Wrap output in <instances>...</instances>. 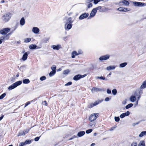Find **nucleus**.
Wrapping results in <instances>:
<instances>
[{"label": "nucleus", "mask_w": 146, "mask_h": 146, "mask_svg": "<svg viewBox=\"0 0 146 146\" xmlns=\"http://www.w3.org/2000/svg\"><path fill=\"white\" fill-rule=\"evenodd\" d=\"M22 83V82L21 81H17L9 86L8 89L9 90H12L14 89L18 86L20 85Z\"/></svg>", "instance_id": "nucleus-1"}, {"label": "nucleus", "mask_w": 146, "mask_h": 146, "mask_svg": "<svg viewBox=\"0 0 146 146\" xmlns=\"http://www.w3.org/2000/svg\"><path fill=\"white\" fill-rule=\"evenodd\" d=\"M11 17V14L10 13H8L4 15L2 17L3 20L5 22L8 21Z\"/></svg>", "instance_id": "nucleus-2"}, {"label": "nucleus", "mask_w": 146, "mask_h": 146, "mask_svg": "<svg viewBox=\"0 0 146 146\" xmlns=\"http://www.w3.org/2000/svg\"><path fill=\"white\" fill-rule=\"evenodd\" d=\"M10 31V29L9 28H6L0 30V33L2 35H6Z\"/></svg>", "instance_id": "nucleus-3"}, {"label": "nucleus", "mask_w": 146, "mask_h": 146, "mask_svg": "<svg viewBox=\"0 0 146 146\" xmlns=\"http://www.w3.org/2000/svg\"><path fill=\"white\" fill-rule=\"evenodd\" d=\"M98 115V113H96L91 114L89 120L90 121H94L97 118Z\"/></svg>", "instance_id": "nucleus-4"}, {"label": "nucleus", "mask_w": 146, "mask_h": 146, "mask_svg": "<svg viewBox=\"0 0 146 146\" xmlns=\"http://www.w3.org/2000/svg\"><path fill=\"white\" fill-rule=\"evenodd\" d=\"M86 76V74H84L82 75L80 74H78L75 76L74 77L73 79L75 81L78 80L81 78H84Z\"/></svg>", "instance_id": "nucleus-5"}, {"label": "nucleus", "mask_w": 146, "mask_h": 146, "mask_svg": "<svg viewBox=\"0 0 146 146\" xmlns=\"http://www.w3.org/2000/svg\"><path fill=\"white\" fill-rule=\"evenodd\" d=\"M103 101V100H98L94 103H92L90 104V107H89V108H92L94 106H96L99 104L100 103H101Z\"/></svg>", "instance_id": "nucleus-6"}, {"label": "nucleus", "mask_w": 146, "mask_h": 146, "mask_svg": "<svg viewBox=\"0 0 146 146\" xmlns=\"http://www.w3.org/2000/svg\"><path fill=\"white\" fill-rule=\"evenodd\" d=\"M110 58V55L106 54L100 57L99 58V60L101 61L106 60Z\"/></svg>", "instance_id": "nucleus-7"}, {"label": "nucleus", "mask_w": 146, "mask_h": 146, "mask_svg": "<svg viewBox=\"0 0 146 146\" xmlns=\"http://www.w3.org/2000/svg\"><path fill=\"white\" fill-rule=\"evenodd\" d=\"M89 15V14L87 13H85L80 16L79 18V19L81 20L85 18H87Z\"/></svg>", "instance_id": "nucleus-8"}, {"label": "nucleus", "mask_w": 146, "mask_h": 146, "mask_svg": "<svg viewBox=\"0 0 146 146\" xmlns=\"http://www.w3.org/2000/svg\"><path fill=\"white\" fill-rule=\"evenodd\" d=\"M72 26L71 24L66 23L64 26L65 29L66 30L68 31L72 28Z\"/></svg>", "instance_id": "nucleus-9"}, {"label": "nucleus", "mask_w": 146, "mask_h": 146, "mask_svg": "<svg viewBox=\"0 0 146 146\" xmlns=\"http://www.w3.org/2000/svg\"><path fill=\"white\" fill-rule=\"evenodd\" d=\"M16 29V27L15 28V29L13 31H12V32H11L10 33H9L7 35L5 36H2V37H1L0 40H1L2 41V40H4L5 38L6 39H8V38H9L8 37V35H11L12 34V33L13 32V31H15V29Z\"/></svg>", "instance_id": "nucleus-10"}, {"label": "nucleus", "mask_w": 146, "mask_h": 146, "mask_svg": "<svg viewBox=\"0 0 146 146\" xmlns=\"http://www.w3.org/2000/svg\"><path fill=\"white\" fill-rule=\"evenodd\" d=\"M130 112L129 111H127L126 112L123 113L121 114L120 115V118H123L125 116H127L129 115Z\"/></svg>", "instance_id": "nucleus-11"}, {"label": "nucleus", "mask_w": 146, "mask_h": 146, "mask_svg": "<svg viewBox=\"0 0 146 146\" xmlns=\"http://www.w3.org/2000/svg\"><path fill=\"white\" fill-rule=\"evenodd\" d=\"M51 48L54 50H58L61 48V46L60 44H58L57 45H53L51 46Z\"/></svg>", "instance_id": "nucleus-12"}, {"label": "nucleus", "mask_w": 146, "mask_h": 146, "mask_svg": "<svg viewBox=\"0 0 146 146\" xmlns=\"http://www.w3.org/2000/svg\"><path fill=\"white\" fill-rule=\"evenodd\" d=\"M40 31V30L39 28L37 27H33L32 29V32L35 34H38Z\"/></svg>", "instance_id": "nucleus-13"}, {"label": "nucleus", "mask_w": 146, "mask_h": 146, "mask_svg": "<svg viewBox=\"0 0 146 146\" xmlns=\"http://www.w3.org/2000/svg\"><path fill=\"white\" fill-rule=\"evenodd\" d=\"M101 90H102L100 88L96 87H93L91 89V91L92 93H94L95 92H98Z\"/></svg>", "instance_id": "nucleus-14"}, {"label": "nucleus", "mask_w": 146, "mask_h": 146, "mask_svg": "<svg viewBox=\"0 0 146 146\" xmlns=\"http://www.w3.org/2000/svg\"><path fill=\"white\" fill-rule=\"evenodd\" d=\"M97 11L93 9L90 14V17H94L96 15Z\"/></svg>", "instance_id": "nucleus-15"}, {"label": "nucleus", "mask_w": 146, "mask_h": 146, "mask_svg": "<svg viewBox=\"0 0 146 146\" xmlns=\"http://www.w3.org/2000/svg\"><path fill=\"white\" fill-rule=\"evenodd\" d=\"M145 88H146V80L144 81L143 82L140 87V89H143Z\"/></svg>", "instance_id": "nucleus-16"}, {"label": "nucleus", "mask_w": 146, "mask_h": 146, "mask_svg": "<svg viewBox=\"0 0 146 146\" xmlns=\"http://www.w3.org/2000/svg\"><path fill=\"white\" fill-rule=\"evenodd\" d=\"M74 21V20L71 17H69L66 20V23L72 24Z\"/></svg>", "instance_id": "nucleus-17"}, {"label": "nucleus", "mask_w": 146, "mask_h": 146, "mask_svg": "<svg viewBox=\"0 0 146 146\" xmlns=\"http://www.w3.org/2000/svg\"><path fill=\"white\" fill-rule=\"evenodd\" d=\"M121 3H123L124 5L126 6H128L129 4V3L128 1L125 0L121 1Z\"/></svg>", "instance_id": "nucleus-18"}, {"label": "nucleus", "mask_w": 146, "mask_h": 146, "mask_svg": "<svg viewBox=\"0 0 146 146\" xmlns=\"http://www.w3.org/2000/svg\"><path fill=\"white\" fill-rule=\"evenodd\" d=\"M85 133V132L83 131H79L77 135L79 137H81L84 135Z\"/></svg>", "instance_id": "nucleus-19"}, {"label": "nucleus", "mask_w": 146, "mask_h": 146, "mask_svg": "<svg viewBox=\"0 0 146 146\" xmlns=\"http://www.w3.org/2000/svg\"><path fill=\"white\" fill-rule=\"evenodd\" d=\"M28 54L27 52H25L23 55L22 57V59L23 60L25 61L27 58Z\"/></svg>", "instance_id": "nucleus-20"}, {"label": "nucleus", "mask_w": 146, "mask_h": 146, "mask_svg": "<svg viewBox=\"0 0 146 146\" xmlns=\"http://www.w3.org/2000/svg\"><path fill=\"white\" fill-rule=\"evenodd\" d=\"M25 23V21L24 18V17H22L20 21V24L21 25L23 26L24 25Z\"/></svg>", "instance_id": "nucleus-21"}, {"label": "nucleus", "mask_w": 146, "mask_h": 146, "mask_svg": "<svg viewBox=\"0 0 146 146\" xmlns=\"http://www.w3.org/2000/svg\"><path fill=\"white\" fill-rule=\"evenodd\" d=\"M78 55L77 52L76 51H74L72 52V57L73 58H74L75 57V56H77Z\"/></svg>", "instance_id": "nucleus-22"}, {"label": "nucleus", "mask_w": 146, "mask_h": 146, "mask_svg": "<svg viewBox=\"0 0 146 146\" xmlns=\"http://www.w3.org/2000/svg\"><path fill=\"white\" fill-rule=\"evenodd\" d=\"M115 67L113 66H110L107 67L106 69L108 70H114L115 69Z\"/></svg>", "instance_id": "nucleus-23"}, {"label": "nucleus", "mask_w": 146, "mask_h": 146, "mask_svg": "<svg viewBox=\"0 0 146 146\" xmlns=\"http://www.w3.org/2000/svg\"><path fill=\"white\" fill-rule=\"evenodd\" d=\"M96 124V123L95 122H94L93 121H90L89 123V125L91 127H94Z\"/></svg>", "instance_id": "nucleus-24"}, {"label": "nucleus", "mask_w": 146, "mask_h": 146, "mask_svg": "<svg viewBox=\"0 0 146 146\" xmlns=\"http://www.w3.org/2000/svg\"><path fill=\"white\" fill-rule=\"evenodd\" d=\"M37 46L33 44H31L29 46V48L31 49H35L36 48Z\"/></svg>", "instance_id": "nucleus-25"}, {"label": "nucleus", "mask_w": 146, "mask_h": 146, "mask_svg": "<svg viewBox=\"0 0 146 146\" xmlns=\"http://www.w3.org/2000/svg\"><path fill=\"white\" fill-rule=\"evenodd\" d=\"M130 101L132 102H133L135 101L136 100L135 97L134 96H131L130 98Z\"/></svg>", "instance_id": "nucleus-26"}, {"label": "nucleus", "mask_w": 146, "mask_h": 146, "mask_svg": "<svg viewBox=\"0 0 146 146\" xmlns=\"http://www.w3.org/2000/svg\"><path fill=\"white\" fill-rule=\"evenodd\" d=\"M138 146H145V142L143 141H140Z\"/></svg>", "instance_id": "nucleus-27"}, {"label": "nucleus", "mask_w": 146, "mask_h": 146, "mask_svg": "<svg viewBox=\"0 0 146 146\" xmlns=\"http://www.w3.org/2000/svg\"><path fill=\"white\" fill-rule=\"evenodd\" d=\"M70 72V71L69 69H67L63 71V74L65 75L68 74Z\"/></svg>", "instance_id": "nucleus-28"}, {"label": "nucleus", "mask_w": 146, "mask_h": 146, "mask_svg": "<svg viewBox=\"0 0 146 146\" xmlns=\"http://www.w3.org/2000/svg\"><path fill=\"white\" fill-rule=\"evenodd\" d=\"M23 82L24 84H28L30 82V81L28 79H26L23 80Z\"/></svg>", "instance_id": "nucleus-29"}, {"label": "nucleus", "mask_w": 146, "mask_h": 146, "mask_svg": "<svg viewBox=\"0 0 146 146\" xmlns=\"http://www.w3.org/2000/svg\"><path fill=\"white\" fill-rule=\"evenodd\" d=\"M145 135H146V131L142 132L139 134V136L140 137H141Z\"/></svg>", "instance_id": "nucleus-30"}, {"label": "nucleus", "mask_w": 146, "mask_h": 146, "mask_svg": "<svg viewBox=\"0 0 146 146\" xmlns=\"http://www.w3.org/2000/svg\"><path fill=\"white\" fill-rule=\"evenodd\" d=\"M127 63L126 62H124L121 64H120L119 67L121 68H123L125 66L127 65Z\"/></svg>", "instance_id": "nucleus-31"}, {"label": "nucleus", "mask_w": 146, "mask_h": 146, "mask_svg": "<svg viewBox=\"0 0 146 146\" xmlns=\"http://www.w3.org/2000/svg\"><path fill=\"white\" fill-rule=\"evenodd\" d=\"M24 143L25 145L29 144L31 143V141L29 140H27Z\"/></svg>", "instance_id": "nucleus-32"}, {"label": "nucleus", "mask_w": 146, "mask_h": 146, "mask_svg": "<svg viewBox=\"0 0 146 146\" xmlns=\"http://www.w3.org/2000/svg\"><path fill=\"white\" fill-rule=\"evenodd\" d=\"M133 106V104H132L131 103L127 105L126 107L125 108L126 109H128Z\"/></svg>", "instance_id": "nucleus-33"}, {"label": "nucleus", "mask_w": 146, "mask_h": 146, "mask_svg": "<svg viewBox=\"0 0 146 146\" xmlns=\"http://www.w3.org/2000/svg\"><path fill=\"white\" fill-rule=\"evenodd\" d=\"M56 73V72L53 71H51L49 74V76L50 77L53 76Z\"/></svg>", "instance_id": "nucleus-34"}, {"label": "nucleus", "mask_w": 146, "mask_h": 146, "mask_svg": "<svg viewBox=\"0 0 146 146\" xmlns=\"http://www.w3.org/2000/svg\"><path fill=\"white\" fill-rule=\"evenodd\" d=\"M25 133H24L23 131H20L18 134V136H20L23 135H25Z\"/></svg>", "instance_id": "nucleus-35"}, {"label": "nucleus", "mask_w": 146, "mask_h": 146, "mask_svg": "<svg viewBox=\"0 0 146 146\" xmlns=\"http://www.w3.org/2000/svg\"><path fill=\"white\" fill-rule=\"evenodd\" d=\"M56 67L55 65H53L51 67V69L52 71H55L56 72Z\"/></svg>", "instance_id": "nucleus-36"}, {"label": "nucleus", "mask_w": 146, "mask_h": 146, "mask_svg": "<svg viewBox=\"0 0 146 146\" xmlns=\"http://www.w3.org/2000/svg\"><path fill=\"white\" fill-rule=\"evenodd\" d=\"M31 40V39L30 38H27L25 39L24 42L26 43H27L30 42Z\"/></svg>", "instance_id": "nucleus-37"}, {"label": "nucleus", "mask_w": 146, "mask_h": 146, "mask_svg": "<svg viewBox=\"0 0 146 146\" xmlns=\"http://www.w3.org/2000/svg\"><path fill=\"white\" fill-rule=\"evenodd\" d=\"M112 93L114 95H115L117 93V91L116 89H114L112 91Z\"/></svg>", "instance_id": "nucleus-38"}, {"label": "nucleus", "mask_w": 146, "mask_h": 146, "mask_svg": "<svg viewBox=\"0 0 146 146\" xmlns=\"http://www.w3.org/2000/svg\"><path fill=\"white\" fill-rule=\"evenodd\" d=\"M139 3L138 6L142 7L145 5V4L144 3L139 2Z\"/></svg>", "instance_id": "nucleus-39"}, {"label": "nucleus", "mask_w": 146, "mask_h": 146, "mask_svg": "<svg viewBox=\"0 0 146 146\" xmlns=\"http://www.w3.org/2000/svg\"><path fill=\"white\" fill-rule=\"evenodd\" d=\"M46 79V77L44 76H43L40 77V80L41 81H43L45 80Z\"/></svg>", "instance_id": "nucleus-40"}, {"label": "nucleus", "mask_w": 146, "mask_h": 146, "mask_svg": "<svg viewBox=\"0 0 146 146\" xmlns=\"http://www.w3.org/2000/svg\"><path fill=\"white\" fill-rule=\"evenodd\" d=\"M5 93H3L0 96V99H3L6 96Z\"/></svg>", "instance_id": "nucleus-41"}, {"label": "nucleus", "mask_w": 146, "mask_h": 146, "mask_svg": "<svg viewBox=\"0 0 146 146\" xmlns=\"http://www.w3.org/2000/svg\"><path fill=\"white\" fill-rule=\"evenodd\" d=\"M114 119L115 121L116 122H118L119 121L120 118L119 117H115Z\"/></svg>", "instance_id": "nucleus-42"}, {"label": "nucleus", "mask_w": 146, "mask_h": 146, "mask_svg": "<svg viewBox=\"0 0 146 146\" xmlns=\"http://www.w3.org/2000/svg\"><path fill=\"white\" fill-rule=\"evenodd\" d=\"M49 38H45L43 39V42L45 43H46L48 41Z\"/></svg>", "instance_id": "nucleus-43"}, {"label": "nucleus", "mask_w": 146, "mask_h": 146, "mask_svg": "<svg viewBox=\"0 0 146 146\" xmlns=\"http://www.w3.org/2000/svg\"><path fill=\"white\" fill-rule=\"evenodd\" d=\"M92 131V130L91 129L87 130L86 131V132L88 134L91 132Z\"/></svg>", "instance_id": "nucleus-44"}, {"label": "nucleus", "mask_w": 146, "mask_h": 146, "mask_svg": "<svg viewBox=\"0 0 146 146\" xmlns=\"http://www.w3.org/2000/svg\"><path fill=\"white\" fill-rule=\"evenodd\" d=\"M137 143L135 142L132 143L131 144V146H137Z\"/></svg>", "instance_id": "nucleus-45"}, {"label": "nucleus", "mask_w": 146, "mask_h": 146, "mask_svg": "<svg viewBox=\"0 0 146 146\" xmlns=\"http://www.w3.org/2000/svg\"><path fill=\"white\" fill-rule=\"evenodd\" d=\"M101 9V7L100 6H98V7L94 9L95 10L97 11V10L100 9Z\"/></svg>", "instance_id": "nucleus-46"}, {"label": "nucleus", "mask_w": 146, "mask_h": 146, "mask_svg": "<svg viewBox=\"0 0 146 146\" xmlns=\"http://www.w3.org/2000/svg\"><path fill=\"white\" fill-rule=\"evenodd\" d=\"M100 79L103 80H108L107 79H106V78L103 76H100Z\"/></svg>", "instance_id": "nucleus-47"}, {"label": "nucleus", "mask_w": 146, "mask_h": 146, "mask_svg": "<svg viewBox=\"0 0 146 146\" xmlns=\"http://www.w3.org/2000/svg\"><path fill=\"white\" fill-rule=\"evenodd\" d=\"M139 2H134L133 3L135 5L138 6L139 4Z\"/></svg>", "instance_id": "nucleus-48"}, {"label": "nucleus", "mask_w": 146, "mask_h": 146, "mask_svg": "<svg viewBox=\"0 0 146 146\" xmlns=\"http://www.w3.org/2000/svg\"><path fill=\"white\" fill-rule=\"evenodd\" d=\"M42 104H43V105L45 106H47V104L46 101L43 102H42Z\"/></svg>", "instance_id": "nucleus-49"}, {"label": "nucleus", "mask_w": 146, "mask_h": 146, "mask_svg": "<svg viewBox=\"0 0 146 146\" xmlns=\"http://www.w3.org/2000/svg\"><path fill=\"white\" fill-rule=\"evenodd\" d=\"M72 82H70L66 83L65 84V86H67L69 85H70L72 84Z\"/></svg>", "instance_id": "nucleus-50"}, {"label": "nucleus", "mask_w": 146, "mask_h": 146, "mask_svg": "<svg viewBox=\"0 0 146 146\" xmlns=\"http://www.w3.org/2000/svg\"><path fill=\"white\" fill-rule=\"evenodd\" d=\"M77 52V53H78V55L81 54L82 53V51L80 50H78V52Z\"/></svg>", "instance_id": "nucleus-51"}, {"label": "nucleus", "mask_w": 146, "mask_h": 146, "mask_svg": "<svg viewBox=\"0 0 146 146\" xmlns=\"http://www.w3.org/2000/svg\"><path fill=\"white\" fill-rule=\"evenodd\" d=\"M123 7H120L119 8L117 9V10L120 11H123Z\"/></svg>", "instance_id": "nucleus-52"}, {"label": "nucleus", "mask_w": 146, "mask_h": 146, "mask_svg": "<svg viewBox=\"0 0 146 146\" xmlns=\"http://www.w3.org/2000/svg\"><path fill=\"white\" fill-rule=\"evenodd\" d=\"M30 104H31V102L29 101V102H27V103H26L25 104V108L26 107V106H27L28 105Z\"/></svg>", "instance_id": "nucleus-53"}, {"label": "nucleus", "mask_w": 146, "mask_h": 146, "mask_svg": "<svg viewBox=\"0 0 146 146\" xmlns=\"http://www.w3.org/2000/svg\"><path fill=\"white\" fill-rule=\"evenodd\" d=\"M29 130V129H26V130H25L23 131L24 133H25V135L26 134L28 133Z\"/></svg>", "instance_id": "nucleus-54"}, {"label": "nucleus", "mask_w": 146, "mask_h": 146, "mask_svg": "<svg viewBox=\"0 0 146 146\" xmlns=\"http://www.w3.org/2000/svg\"><path fill=\"white\" fill-rule=\"evenodd\" d=\"M41 136H40L39 137H37L35 138V141H38L40 137Z\"/></svg>", "instance_id": "nucleus-55"}, {"label": "nucleus", "mask_w": 146, "mask_h": 146, "mask_svg": "<svg viewBox=\"0 0 146 146\" xmlns=\"http://www.w3.org/2000/svg\"><path fill=\"white\" fill-rule=\"evenodd\" d=\"M143 120H141V121H139L135 123H133V125L134 126H135V125H137L138 124H139L140 123V122L141 121H142Z\"/></svg>", "instance_id": "nucleus-56"}, {"label": "nucleus", "mask_w": 146, "mask_h": 146, "mask_svg": "<svg viewBox=\"0 0 146 146\" xmlns=\"http://www.w3.org/2000/svg\"><path fill=\"white\" fill-rule=\"evenodd\" d=\"M107 93L108 94H110L111 93V90L109 89H108L107 90Z\"/></svg>", "instance_id": "nucleus-57"}, {"label": "nucleus", "mask_w": 146, "mask_h": 146, "mask_svg": "<svg viewBox=\"0 0 146 146\" xmlns=\"http://www.w3.org/2000/svg\"><path fill=\"white\" fill-rule=\"evenodd\" d=\"M110 99L108 97H106V98L105 101L106 102L110 100Z\"/></svg>", "instance_id": "nucleus-58"}, {"label": "nucleus", "mask_w": 146, "mask_h": 146, "mask_svg": "<svg viewBox=\"0 0 146 146\" xmlns=\"http://www.w3.org/2000/svg\"><path fill=\"white\" fill-rule=\"evenodd\" d=\"M92 3H90L89 4L88 6V8H90V7H92Z\"/></svg>", "instance_id": "nucleus-59"}, {"label": "nucleus", "mask_w": 146, "mask_h": 146, "mask_svg": "<svg viewBox=\"0 0 146 146\" xmlns=\"http://www.w3.org/2000/svg\"><path fill=\"white\" fill-rule=\"evenodd\" d=\"M128 11H129V10H128L126 8H123V11L126 12Z\"/></svg>", "instance_id": "nucleus-60"}, {"label": "nucleus", "mask_w": 146, "mask_h": 146, "mask_svg": "<svg viewBox=\"0 0 146 146\" xmlns=\"http://www.w3.org/2000/svg\"><path fill=\"white\" fill-rule=\"evenodd\" d=\"M24 144V143H21L19 144V146H23Z\"/></svg>", "instance_id": "nucleus-61"}, {"label": "nucleus", "mask_w": 146, "mask_h": 146, "mask_svg": "<svg viewBox=\"0 0 146 146\" xmlns=\"http://www.w3.org/2000/svg\"><path fill=\"white\" fill-rule=\"evenodd\" d=\"M115 127H112L110 129V131L113 130L114 129H115Z\"/></svg>", "instance_id": "nucleus-62"}, {"label": "nucleus", "mask_w": 146, "mask_h": 146, "mask_svg": "<svg viewBox=\"0 0 146 146\" xmlns=\"http://www.w3.org/2000/svg\"><path fill=\"white\" fill-rule=\"evenodd\" d=\"M126 103V100H125L122 102V104H125Z\"/></svg>", "instance_id": "nucleus-63"}, {"label": "nucleus", "mask_w": 146, "mask_h": 146, "mask_svg": "<svg viewBox=\"0 0 146 146\" xmlns=\"http://www.w3.org/2000/svg\"><path fill=\"white\" fill-rule=\"evenodd\" d=\"M4 115H2V116L1 117H0V121L4 117Z\"/></svg>", "instance_id": "nucleus-64"}]
</instances>
